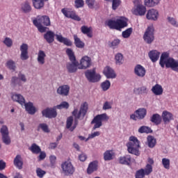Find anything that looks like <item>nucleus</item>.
<instances>
[{
    "instance_id": "38",
    "label": "nucleus",
    "mask_w": 178,
    "mask_h": 178,
    "mask_svg": "<svg viewBox=\"0 0 178 178\" xmlns=\"http://www.w3.org/2000/svg\"><path fill=\"white\" fill-rule=\"evenodd\" d=\"M161 0H145V6L148 8H153V6H156L159 3Z\"/></svg>"
},
{
    "instance_id": "37",
    "label": "nucleus",
    "mask_w": 178,
    "mask_h": 178,
    "mask_svg": "<svg viewBox=\"0 0 178 178\" xmlns=\"http://www.w3.org/2000/svg\"><path fill=\"white\" fill-rule=\"evenodd\" d=\"M74 44L76 47V48H80V49L84 48L86 44H84V42L79 38L77 35H74Z\"/></svg>"
},
{
    "instance_id": "50",
    "label": "nucleus",
    "mask_w": 178,
    "mask_h": 178,
    "mask_svg": "<svg viewBox=\"0 0 178 178\" xmlns=\"http://www.w3.org/2000/svg\"><path fill=\"white\" fill-rule=\"evenodd\" d=\"M143 170H144L145 175L146 176H149V175H151V173H152V166L149 163H148L146 165Z\"/></svg>"
},
{
    "instance_id": "26",
    "label": "nucleus",
    "mask_w": 178,
    "mask_h": 178,
    "mask_svg": "<svg viewBox=\"0 0 178 178\" xmlns=\"http://www.w3.org/2000/svg\"><path fill=\"white\" fill-rule=\"evenodd\" d=\"M81 31L83 34H85L89 38H92V27L87 26L86 25L81 27Z\"/></svg>"
},
{
    "instance_id": "30",
    "label": "nucleus",
    "mask_w": 178,
    "mask_h": 178,
    "mask_svg": "<svg viewBox=\"0 0 178 178\" xmlns=\"http://www.w3.org/2000/svg\"><path fill=\"white\" fill-rule=\"evenodd\" d=\"M150 122L154 123L156 126H158L162 122V117L158 113L153 114L152 116L150 117Z\"/></svg>"
},
{
    "instance_id": "28",
    "label": "nucleus",
    "mask_w": 178,
    "mask_h": 178,
    "mask_svg": "<svg viewBox=\"0 0 178 178\" xmlns=\"http://www.w3.org/2000/svg\"><path fill=\"white\" fill-rule=\"evenodd\" d=\"M14 165L17 169H23V159L20 154H17L14 159Z\"/></svg>"
},
{
    "instance_id": "7",
    "label": "nucleus",
    "mask_w": 178,
    "mask_h": 178,
    "mask_svg": "<svg viewBox=\"0 0 178 178\" xmlns=\"http://www.w3.org/2000/svg\"><path fill=\"white\" fill-rule=\"evenodd\" d=\"M106 24L109 26V29L113 30H120L128 26L127 19L124 17H121L117 20L109 19L106 22Z\"/></svg>"
},
{
    "instance_id": "56",
    "label": "nucleus",
    "mask_w": 178,
    "mask_h": 178,
    "mask_svg": "<svg viewBox=\"0 0 178 178\" xmlns=\"http://www.w3.org/2000/svg\"><path fill=\"white\" fill-rule=\"evenodd\" d=\"M3 44H5V45H6V47L8 48H10V47L13 45V41L12 39H10V38H6L3 40Z\"/></svg>"
},
{
    "instance_id": "46",
    "label": "nucleus",
    "mask_w": 178,
    "mask_h": 178,
    "mask_svg": "<svg viewBox=\"0 0 178 178\" xmlns=\"http://www.w3.org/2000/svg\"><path fill=\"white\" fill-rule=\"evenodd\" d=\"M102 90L103 91H108L111 88V81L106 80L101 83Z\"/></svg>"
},
{
    "instance_id": "10",
    "label": "nucleus",
    "mask_w": 178,
    "mask_h": 178,
    "mask_svg": "<svg viewBox=\"0 0 178 178\" xmlns=\"http://www.w3.org/2000/svg\"><path fill=\"white\" fill-rule=\"evenodd\" d=\"M60 168L64 176H72L76 172V168L70 161H65L61 163Z\"/></svg>"
},
{
    "instance_id": "51",
    "label": "nucleus",
    "mask_w": 178,
    "mask_h": 178,
    "mask_svg": "<svg viewBox=\"0 0 178 178\" xmlns=\"http://www.w3.org/2000/svg\"><path fill=\"white\" fill-rule=\"evenodd\" d=\"M162 164L165 169H170V160L169 159H162Z\"/></svg>"
},
{
    "instance_id": "20",
    "label": "nucleus",
    "mask_w": 178,
    "mask_h": 178,
    "mask_svg": "<svg viewBox=\"0 0 178 178\" xmlns=\"http://www.w3.org/2000/svg\"><path fill=\"white\" fill-rule=\"evenodd\" d=\"M69 91H70V86L68 85H63L57 89V94L63 97H67V95H69Z\"/></svg>"
},
{
    "instance_id": "3",
    "label": "nucleus",
    "mask_w": 178,
    "mask_h": 178,
    "mask_svg": "<svg viewBox=\"0 0 178 178\" xmlns=\"http://www.w3.org/2000/svg\"><path fill=\"white\" fill-rule=\"evenodd\" d=\"M33 24L37 27L40 33H45L47 31V27L51 26V19L48 15H38L33 20Z\"/></svg>"
},
{
    "instance_id": "35",
    "label": "nucleus",
    "mask_w": 178,
    "mask_h": 178,
    "mask_svg": "<svg viewBox=\"0 0 178 178\" xmlns=\"http://www.w3.org/2000/svg\"><path fill=\"white\" fill-rule=\"evenodd\" d=\"M48 0H32L33 6L35 9H42L44 8V2Z\"/></svg>"
},
{
    "instance_id": "8",
    "label": "nucleus",
    "mask_w": 178,
    "mask_h": 178,
    "mask_svg": "<svg viewBox=\"0 0 178 178\" xmlns=\"http://www.w3.org/2000/svg\"><path fill=\"white\" fill-rule=\"evenodd\" d=\"M143 40L146 44H151L155 40V28L154 26H149L147 28L143 35Z\"/></svg>"
},
{
    "instance_id": "6",
    "label": "nucleus",
    "mask_w": 178,
    "mask_h": 178,
    "mask_svg": "<svg viewBox=\"0 0 178 178\" xmlns=\"http://www.w3.org/2000/svg\"><path fill=\"white\" fill-rule=\"evenodd\" d=\"M129 154H132L136 156L140 155V140L136 136H130L129 142L127 143Z\"/></svg>"
},
{
    "instance_id": "11",
    "label": "nucleus",
    "mask_w": 178,
    "mask_h": 178,
    "mask_svg": "<svg viewBox=\"0 0 178 178\" xmlns=\"http://www.w3.org/2000/svg\"><path fill=\"white\" fill-rule=\"evenodd\" d=\"M92 65V61L90 57L88 56H83L80 60V63H79V69H81L86 70V69H88V67H91Z\"/></svg>"
},
{
    "instance_id": "31",
    "label": "nucleus",
    "mask_w": 178,
    "mask_h": 178,
    "mask_svg": "<svg viewBox=\"0 0 178 178\" xmlns=\"http://www.w3.org/2000/svg\"><path fill=\"white\" fill-rule=\"evenodd\" d=\"M11 98L13 101H15V102L20 104V105H24V102H26V99H24V97L20 94H14L12 95Z\"/></svg>"
},
{
    "instance_id": "1",
    "label": "nucleus",
    "mask_w": 178,
    "mask_h": 178,
    "mask_svg": "<svg viewBox=\"0 0 178 178\" xmlns=\"http://www.w3.org/2000/svg\"><path fill=\"white\" fill-rule=\"evenodd\" d=\"M159 65L163 69L165 66L167 69H172V70L178 73V60H175V58L170 57L169 53L168 52H163L161 54Z\"/></svg>"
},
{
    "instance_id": "34",
    "label": "nucleus",
    "mask_w": 178,
    "mask_h": 178,
    "mask_svg": "<svg viewBox=\"0 0 178 178\" xmlns=\"http://www.w3.org/2000/svg\"><path fill=\"white\" fill-rule=\"evenodd\" d=\"M147 145L149 148H154L156 145V139L152 136H148L147 137Z\"/></svg>"
},
{
    "instance_id": "17",
    "label": "nucleus",
    "mask_w": 178,
    "mask_h": 178,
    "mask_svg": "<svg viewBox=\"0 0 178 178\" xmlns=\"http://www.w3.org/2000/svg\"><path fill=\"white\" fill-rule=\"evenodd\" d=\"M103 74L106 79H116V72H115V70L110 66H106L104 67Z\"/></svg>"
},
{
    "instance_id": "44",
    "label": "nucleus",
    "mask_w": 178,
    "mask_h": 178,
    "mask_svg": "<svg viewBox=\"0 0 178 178\" xmlns=\"http://www.w3.org/2000/svg\"><path fill=\"white\" fill-rule=\"evenodd\" d=\"M30 150L33 154H40L41 152V148L35 143L32 144Z\"/></svg>"
},
{
    "instance_id": "12",
    "label": "nucleus",
    "mask_w": 178,
    "mask_h": 178,
    "mask_svg": "<svg viewBox=\"0 0 178 178\" xmlns=\"http://www.w3.org/2000/svg\"><path fill=\"white\" fill-rule=\"evenodd\" d=\"M42 115L44 118L48 119H54L58 116V112H56V107L47 108L42 111Z\"/></svg>"
},
{
    "instance_id": "39",
    "label": "nucleus",
    "mask_w": 178,
    "mask_h": 178,
    "mask_svg": "<svg viewBox=\"0 0 178 178\" xmlns=\"http://www.w3.org/2000/svg\"><path fill=\"white\" fill-rule=\"evenodd\" d=\"M104 161H112L113 159V152L112 150H106L104 153Z\"/></svg>"
},
{
    "instance_id": "41",
    "label": "nucleus",
    "mask_w": 178,
    "mask_h": 178,
    "mask_svg": "<svg viewBox=\"0 0 178 178\" xmlns=\"http://www.w3.org/2000/svg\"><path fill=\"white\" fill-rule=\"evenodd\" d=\"M22 10L24 13H30L31 12V6H30V3L25 2L22 5Z\"/></svg>"
},
{
    "instance_id": "18",
    "label": "nucleus",
    "mask_w": 178,
    "mask_h": 178,
    "mask_svg": "<svg viewBox=\"0 0 178 178\" xmlns=\"http://www.w3.org/2000/svg\"><path fill=\"white\" fill-rule=\"evenodd\" d=\"M134 15L136 16H144L147 13V8L145 6L138 4L136 8L132 10Z\"/></svg>"
},
{
    "instance_id": "2",
    "label": "nucleus",
    "mask_w": 178,
    "mask_h": 178,
    "mask_svg": "<svg viewBox=\"0 0 178 178\" xmlns=\"http://www.w3.org/2000/svg\"><path fill=\"white\" fill-rule=\"evenodd\" d=\"M55 37L58 42H61L62 44H64V45H67V47H72V45H73V43L70 40H69L67 38L63 37L60 33L55 35L53 31H48L44 35V38L46 40L48 44H52V42L55 40Z\"/></svg>"
},
{
    "instance_id": "53",
    "label": "nucleus",
    "mask_w": 178,
    "mask_h": 178,
    "mask_svg": "<svg viewBox=\"0 0 178 178\" xmlns=\"http://www.w3.org/2000/svg\"><path fill=\"white\" fill-rule=\"evenodd\" d=\"M47 172L45 170H43L42 169L38 168L36 169V174L38 177L42 178L44 176H45Z\"/></svg>"
},
{
    "instance_id": "63",
    "label": "nucleus",
    "mask_w": 178,
    "mask_h": 178,
    "mask_svg": "<svg viewBox=\"0 0 178 178\" xmlns=\"http://www.w3.org/2000/svg\"><path fill=\"white\" fill-rule=\"evenodd\" d=\"M72 124H73V117L72 116L68 118L67 120V124H66L67 129H70V127H72Z\"/></svg>"
},
{
    "instance_id": "60",
    "label": "nucleus",
    "mask_w": 178,
    "mask_h": 178,
    "mask_svg": "<svg viewBox=\"0 0 178 178\" xmlns=\"http://www.w3.org/2000/svg\"><path fill=\"white\" fill-rule=\"evenodd\" d=\"M0 132L2 136L9 135V131L8 130V127H6V125L2 126L0 130Z\"/></svg>"
},
{
    "instance_id": "32",
    "label": "nucleus",
    "mask_w": 178,
    "mask_h": 178,
    "mask_svg": "<svg viewBox=\"0 0 178 178\" xmlns=\"http://www.w3.org/2000/svg\"><path fill=\"white\" fill-rule=\"evenodd\" d=\"M119 163H121V165H130V163H131V156L128 154L120 157Z\"/></svg>"
},
{
    "instance_id": "29",
    "label": "nucleus",
    "mask_w": 178,
    "mask_h": 178,
    "mask_svg": "<svg viewBox=\"0 0 178 178\" xmlns=\"http://www.w3.org/2000/svg\"><path fill=\"white\" fill-rule=\"evenodd\" d=\"M45 58H47V54H45V51L42 50H39L37 58V60L39 65H44V63H45Z\"/></svg>"
},
{
    "instance_id": "43",
    "label": "nucleus",
    "mask_w": 178,
    "mask_h": 178,
    "mask_svg": "<svg viewBox=\"0 0 178 178\" xmlns=\"http://www.w3.org/2000/svg\"><path fill=\"white\" fill-rule=\"evenodd\" d=\"M120 44V40L115 39L112 42H108V47H110V48H113V49H116V48L119 47Z\"/></svg>"
},
{
    "instance_id": "15",
    "label": "nucleus",
    "mask_w": 178,
    "mask_h": 178,
    "mask_svg": "<svg viewBox=\"0 0 178 178\" xmlns=\"http://www.w3.org/2000/svg\"><path fill=\"white\" fill-rule=\"evenodd\" d=\"M134 72L135 76H137V77H139V79L145 77V74H147V70H145V67L140 64H138L135 66Z\"/></svg>"
},
{
    "instance_id": "47",
    "label": "nucleus",
    "mask_w": 178,
    "mask_h": 178,
    "mask_svg": "<svg viewBox=\"0 0 178 178\" xmlns=\"http://www.w3.org/2000/svg\"><path fill=\"white\" fill-rule=\"evenodd\" d=\"M69 103L67 102H63L60 104L56 106V109H69Z\"/></svg>"
},
{
    "instance_id": "13",
    "label": "nucleus",
    "mask_w": 178,
    "mask_h": 178,
    "mask_svg": "<svg viewBox=\"0 0 178 178\" xmlns=\"http://www.w3.org/2000/svg\"><path fill=\"white\" fill-rule=\"evenodd\" d=\"M85 76L90 83H98L101 80V75L95 74V71L88 70L85 72Z\"/></svg>"
},
{
    "instance_id": "25",
    "label": "nucleus",
    "mask_w": 178,
    "mask_h": 178,
    "mask_svg": "<svg viewBox=\"0 0 178 178\" xmlns=\"http://www.w3.org/2000/svg\"><path fill=\"white\" fill-rule=\"evenodd\" d=\"M24 105L25 106L26 112H28L29 115H35V112H37V110L35 109V107L34 106L33 102H24Z\"/></svg>"
},
{
    "instance_id": "52",
    "label": "nucleus",
    "mask_w": 178,
    "mask_h": 178,
    "mask_svg": "<svg viewBox=\"0 0 178 178\" xmlns=\"http://www.w3.org/2000/svg\"><path fill=\"white\" fill-rule=\"evenodd\" d=\"M167 20L170 24L174 26V27H178L177 21L175 19V17H168Z\"/></svg>"
},
{
    "instance_id": "23",
    "label": "nucleus",
    "mask_w": 178,
    "mask_h": 178,
    "mask_svg": "<svg viewBox=\"0 0 178 178\" xmlns=\"http://www.w3.org/2000/svg\"><path fill=\"white\" fill-rule=\"evenodd\" d=\"M159 13L155 9L149 10L147 13L146 17L148 20H158V16Z\"/></svg>"
},
{
    "instance_id": "16",
    "label": "nucleus",
    "mask_w": 178,
    "mask_h": 178,
    "mask_svg": "<svg viewBox=\"0 0 178 178\" xmlns=\"http://www.w3.org/2000/svg\"><path fill=\"white\" fill-rule=\"evenodd\" d=\"M21 51L20 59L21 60H27L29 59V44L22 43L19 47Z\"/></svg>"
},
{
    "instance_id": "40",
    "label": "nucleus",
    "mask_w": 178,
    "mask_h": 178,
    "mask_svg": "<svg viewBox=\"0 0 178 178\" xmlns=\"http://www.w3.org/2000/svg\"><path fill=\"white\" fill-rule=\"evenodd\" d=\"M11 87H16L17 86H22V82L18 76H13L10 81Z\"/></svg>"
},
{
    "instance_id": "9",
    "label": "nucleus",
    "mask_w": 178,
    "mask_h": 178,
    "mask_svg": "<svg viewBox=\"0 0 178 178\" xmlns=\"http://www.w3.org/2000/svg\"><path fill=\"white\" fill-rule=\"evenodd\" d=\"M105 120H109V117L106 113L99 114L96 115L91 122V124H94L95 123L92 130H97V129H99V127L102 126V122Z\"/></svg>"
},
{
    "instance_id": "61",
    "label": "nucleus",
    "mask_w": 178,
    "mask_h": 178,
    "mask_svg": "<svg viewBox=\"0 0 178 178\" xmlns=\"http://www.w3.org/2000/svg\"><path fill=\"white\" fill-rule=\"evenodd\" d=\"M38 127L39 129H42V131L44 133H49V129L48 128V125H47V124L45 123L40 124Z\"/></svg>"
},
{
    "instance_id": "19",
    "label": "nucleus",
    "mask_w": 178,
    "mask_h": 178,
    "mask_svg": "<svg viewBox=\"0 0 178 178\" xmlns=\"http://www.w3.org/2000/svg\"><path fill=\"white\" fill-rule=\"evenodd\" d=\"M161 117L163 119V122H164V124H168V123H170V122H172V120H174L175 119L173 118V114L168 111H163Z\"/></svg>"
},
{
    "instance_id": "54",
    "label": "nucleus",
    "mask_w": 178,
    "mask_h": 178,
    "mask_svg": "<svg viewBox=\"0 0 178 178\" xmlns=\"http://www.w3.org/2000/svg\"><path fill=\"white\" fill-rule=\"evenodd\" d=\"M86 3L89 9H94L95 8V0H86Z\"/></svg>"
},
{
    "instance_id": "58",
    "label": "nucleus",
    "mask_w": 178,
    "mask_h": 178,
    "mask_svg": "<svg viewBox=\"0 0 178 178\" xmlns=\"http://www.w3.org/2000/svg\"><path fill=\"white\" fill-rule=\"evenodd\" d=\"M3 143L6 144V145H9L11 143L10 137L9 135H4L2 136Z\"/></svg>"
},
{
    "instance_id": "49",
    "label": "nucleus",
    "mask_w": 178,
    "mask_h": 178,
    "mask_svg": "<svg viewBox=\"0 0 178 178\" xmlns=\"http://www.w3.org/2000/svg\"><path fill=\"white\" fill-rule=\"evenodd\" d=\"M145 176L147 175L144 172V168H141L139 170L136 171L135 178H145Z\"/></svg>"
},
{
    "instance_id": "22",
    "label": "nucleus",
    "mask_w": 178,
    "mask_h": 178,
    "mask_svg": "<svg viewBox=\"0 0 178 178\" xmlns=\"http://www.w3.org/2000/svg\"><path fill=\"white\" fill-rule=\"evenodd\" d=\"M134 92H135L137 95H148L149 89H148V87L145 86H142L139 88H135L134 90Z\"/></svg>"
},
{
    "instance_id": "55",
    "label": "nucleus",
    "mask_w": 178,
    "mask_h": 178,
    "mask_svg": "<svg viewBox=\"0 0 178 178\" xmlns=\"http://www.w3.org/2000/svg\"><path fill=\"white\" fill-rule=\"evenodd\" d=\"M102 109L103 111H108L109 109H112V102H105L103 104Z\"/></svg>"
},
{
    "instance_id": "5",
    "label": "nucleus",
    "mask_w": 178,
    "mask_h": 178,
    "mask_svg": "<svg viewBox=\"0 0 178 178\" xmlns=\"http://www.w3.org/2000/svg\"><path fill=\"white\" fill-rule=\"evenodd\" d=\"M87 111H88V104L87 102H84L81 104L80 109L74 108L72 111V115L75 118V124L72 128H70V131H73L74 129H76V126H77V120L79 119H84L86 115H87Z\"/></svg>"
},
{
    "instance_id": "21",
    "label": "nucleus",
    "mask_w": 178,
    "mask_h": 178,
    "mask_svg": "<svg viewBox=\"0 0 178 178\" xmlns=\"http://www.w3.org/2000/svg\"><path fill=\"white\" fill-rule=\"evenodd\" d=\"M98 170V161H93L90 162L87 168L88 175H92L94 172Z\"/></svg>"
},
{
    "instance_id": "14",
    "label": "nucleus",
    "mask_w": 178,
    "mask_h": 178,
    "mask_svg": "<svg viewBox=\"0 0 178 178\" xmlns=\"http://www.w3.org/2000/svg\"><path fill=\"white\" fill-rule=\"evenodd\" d=\"M62 13L65 16V17H68L69 19H72L73 20H76V22H80L81 18L79 17L76 14V13L72 10L70 8H63L61 10Z\"/></svg>"
},
{
    "instance_id": "27",
    "label": "nucleus",
    "mask_w": 178,
    "mask_h": 178,
    "mask_svg": "<svg viewBox=\"0 0 178 178\" xmlns=\"http://www.w3.org/2000/svg\"><path fill=\"white\" fill-rule=\"evenodd\" d=\"M135 113L138 120H143L147 116V109L145 108H138L135 111Z\"/></svg>"
},
{
    "instance_id": "24",
    "label": "nucleus",
    "mask_w": 178,
    "mask_h": 178,
    "mask_svg": "<svg viewBox=\"0 0 178 178\" xmlns=\"http://www.w3.org/2000/svg\"><path fill=\"white\" fill-rule=\"evenodd\" d=\"M148 56L149 59L155 63L159 59V56H161V52L158 51V50H152L148 53Z\"/></svg>"
},
{
    "instance_id": "59",
    "label": "nucleus",
    "mask_w": 178,
    "mask_h": 178,
    "mask_svg": "<svg viewBox=\"0 0 178 178\" xmlns=\"http://www.w3.org/2000/svg\"><path fill=\"white\" fill-rule=\"evenodd\" d=\"M121 1L120 0H113L112 3V8L113 10H116L120 6Z\"/></svg>"
},
{
    "instance_id": "4",
    "label": "nucleus",
    "mask_w": 178,
    "mask_h": 178,
    "mask_svg": "<svg viewBox=\"0 0 178 178\" xmlns=\"http://www.w3.org/2000/svg\"><path fill=\"white\" fill-rule=\"evenodd\" d=\"M66 54L69 57V59L71 63L66 64V67L68 73H76L79 69V61L76 60V56H74V52L72 49H67Z\"/></svg>"
},
{
    "instance_id": "57",
    "label": "nucleus",
    "mask_w": 178,
    "mask_h": 178,
    "mask_svg": "<svg viewBox=\"0 0 178 178\" xmlns=\"http://www.w3.org/2000/svg\"><path fill=\"white\" fill-rule=\"evenodd\" d=\"M74 3L76 9L83 8L84 6V0H75Z\"/></svg>"
},
{
    "instance_id": "62",
    "label": "nucleus",
    "mask_w": 178,
    "mask_h": 178,
    "mask_svg": "<svg viewBox=\"0 0 178 178\" xmlns=\"http://www.w3.org/2000/svg\"><path fill=\"white\" fill-rule=\"evenodd\" d=\"M18 79L21 82L23 81V83H26V81H27V78L26 77V75L22 72H19L18 74Z\"/></svg>"
},
{
    "instance_id": "64",
    "label": "nucleus",
    "mask_w": 178,
    "mask_h": 178,
    "mask_svg": "<svg viewBox=\"0 0 178 178\" xmlns=\"http://www.w3.org/2000/svg\"><path fill=\"white\" fill-rule=\"evenodd\" d=\"M99 136H101V132L99 131H95L92 134H90L88 135V138H95V137H99Z\"/></svg>"
},
{
    "instance_id": "45",
    "label": "nucleus",
    "mask_w": 178,
    "mask_h": 178,
    "mask_svg": "<svg viewBox=\"0 0 178 178\" xmlns=\"http://www.w3.org/2000/svg\"><path fill=\"white\" fill-rule=\"evenodd\" d=\"M138 133H140L141 134L146 133V134H148L149 133H152V129H151L149 127L142 126L138 129Z\"/></svg>"
},
{
    "instance_id": "36",
    "label": "nucleus",
    "mask_w": 178,
    "mask_h": 178,
    "mask_svg": "<svg viewBox=\"0 0 178 178\" xmlns=\"http://www.w3.org/2000/svg\"><path fill=\"white\" fill-rule=\"evenodd\" d=\"M115 65H118V66L123 65V63L124 62L123 54H122V53H118L117 54H115Z\"/></svg>"
},
{
    "instance_id": "48",
    "label": "nucleus",
    "mask_w": 178,
    "mask_h": 178,
    "mask_svg": "<svg viewBox=\"0 0 178 178\" xmlns=\"http://www.w3.org/2000/svg\"><path fill=\"white\" fill-rule=\"evenodd\" d=\"M6 66L8 69H10V70H16V64L15 63V61L10 60L8 61H7L6 63Z\"/></svg>"
},
{
    "instance_id": "33",
    "label": "nucleus",
    "mask_w": 178,
    "mask_h": 178,
    "mask_svg": "<svg viewBox=\"0 0 178 178\" xmlns=\"http://www.w3.org/2000/svg\"><path fill=\"white\" fill-rule=\"evenodd\" d=\"M152 92L154 95H162V94H163V88H162V86L156 84L152 88Z\"/></svg>"
},
{
    "instance_id": "42",
    "label": "nucleus",
    "mask_w": 178,
    "mask_h": 178,
    "mask_svg": "<svg viewBox=\"0 0 178 178\" xmlns=\"http://www.w3.org/2000/svg\"><path fill=\"white\" fill-rule=\"evenodd\" d=\"M133 33V28H128L122 32V37L123 38H129L130 35Z\"/></svg>"
}]
</instances>
